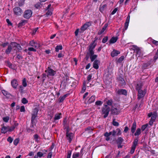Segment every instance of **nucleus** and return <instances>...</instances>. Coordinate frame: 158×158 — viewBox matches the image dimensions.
Instances as JSON below:
<instances>
[{
    "label": "nucleus",
    "mask_w": 158,
    "mask_h": 158,
    "mask_svg": "<svg viewBox=\"0 0 158 158\" xmlns=\"http://www.w3.org/2000/svg\"><path fill=\"white\" fill-rule=\"evenodd\" d=\"M110 110V107L106 105H104V107L102 108L101 114L102 115H104V118H106L108 116Z\"/></svg>",
    "instance_id": "obj_1"
},
{
    "label": "nucleus",
    "mask_w": 158,
    "mask_h": 158,
    "mask_svg": "<svg viewBox=\"0 0 158 158\" xmlns=\"http://www.w3.org/2000/svg\"><path fill=\"white\" fill-rule=\"evenodd\" d=\"M132 49L134 50V52L136 53V56L137 57L143 56V54L140 49L137 46L133 45L132 46Z\"/></svg>",
    "instance_id": "obj_2"
},
{
    "label": "nucleus",
    "mask_w": 158,
    "mask_h": 158,
    "mask_svg": "<svg viewBox=\"0 0 158 158\" xmlns=\"http://www.w3.org/2000/svg\"><path fill=\"white\" fill-rule=\"evenodd\" d=\"M17 47L19 49H20V48L19 47L18 45L16 44L13 42H11L10 44L8 45V48L5 51V52L7 54H9L11 51L12 49H13L12 47Z\"/></svg>",
    "instance_id": "obj_3"
},
{
    "label": "nucleus",
    "mask_w": 158,
    "mask_h": 158,
    "mask_svg": "<svg viewBox=\"0 0 158 158\" xmlns=\"http://www.w3.org/2000/svg\"><path fill=\"white\" fill-rule=\"evenodd\" d=\"M32 11L30 9L26 10L24 12L23 15V17L26 19H29L32 16Z\"/></svg>",
    "instance_id": "obj_4"
},
{
    "label": "nucleus",
    "mask_w": 158,
    "mask_h": 158,
    "mask_svg": "<svg viewBox=\"0 0 158 158\" xmlns=\"http://www.w3.org/2000/svg\"><path fill=\"white\" fill-rule=\"evenodd\" d=\"M66 135L67 139L70 143H71L73 139V134L71 132H69L68 129H67Z\"/></svg>",
    "instance_id": "obj_5"
},
{
    "label": "nucleus",
    "mask_w": 158,
    "mask_h": 158,
    "mask_svg": "<svg viewBox=\"0 0 158 158\" xmlns=\"http://www.w3.org/2000/svg\"><path fill=\"white\" fill-rule=\"evenodd\" d=\"M13 11L15 14L17 16L21 15L22 13V9L18 7H15L13 9Z\"/></svg>",
    "instance_id": "obj_6"
},
{
    "label": "nucleus",
    "mask_w": 158,
    "mask_h": 158,
    "mask_svg": "<svg viewBox=\"0 0 158 158\" xmlns=\"http://www.w3.org/2000/svg\"><path fill=\"white\" fill-rule=\"evenodd\" d=\"M29 46L35 48H38L40 47V44L37 42L34 41V40L31 41L29 43Z\"/></svg>",
    "instance_id": "obj_7"
},
{
    "label": "nucleus",
    "mask_w": 158,
    "mask_h": 158,
    "mask_svg": "<svg viewBox=\"0 0 158 158\" xmlns=\"http://www.w3.org/2000/svg\"><path fill=\"white\" fill-rule=\"evenodd\" d=\"M138 98L139 99L143 98L146 93V90H144L143 91L142 90H141L138 91Z\"/></svg>",
    "instance_id": "obj_8"
},
{
    "label": "nucleus",
    "mask_w": 158,
    "mask_h": 158,
    "mask_svg": "<svg viewBox=\"0 0 158 158\" xmlns=\"http://www.w3.org/2000/svg\"><path fill=\"white\" fill-rule=\"evenodd\" d=\"M45 72L47 73L48 75L53 76L56 73V72L52 69L48 67L47 70L45 71Z\"/></svg>",
    "instance_id": "obj_9"
},
{
    "label": "nucleus",
    "mask_w": 158,
    "mask_h": 158,
    "mask_svg": "<svg viewBox=\"0 0 158 158\" xmlns=\"http://www.w3.org/2000/svg\"><path fill=\"white\" fill-rule=\"evenodd\" d=\"M91 25V23L88 22L85 23L81 27V30L82 31L86 30L88 27Z\"/></svg>",
    "instance_id": "obj_10"
},
{
    "label": "nucleus",
    "mask_w": 158,
    "mask_h": 158,
    "mask_svg": "<svg viewBox=\"0 0 158 158\" xmlns=\"http://www.w3.org/2000/svg\"><path fill=\"white\" fill-rule=\"evenodd\" d=\"M12 86L14 89H16L18 85V82L17 80L14 79L11 82Z\"/></svg>",
    "instance_id": "obj_11"
},
{
    "label": "nucleus",
    "mask_w": 158,
    "mask_h": 158,
    "mask_svg": "<svg viewBox=\"0 0 158 158\" xmlns=\"http://www.w3.org/2000/svg\"><path fill=\"white\" fill-rule=\"evenodd\" d=\"M152 61V60H151L146 63H143L142 65V69H147L151 64Z\"/></svg>",
    "instance_id": "obj_12"
},
{
    "label": "nucleus",
    "mask_w": 158,
    "mask_h": 158,
    "mask_svg": "<svg viewBox=\"0 0 158 158\" xmlns=\"http://www.w3.org/2000/svg\"><path fill=\"white\" fill-rule=\"evenodd\" d=\"M130 16L128 15L127 18L126 22L125 23L124 29L125 30H126L128 27L129 23L130 21Z\"/></svg>",
    "instance_id": "obj_13"
},
{
    "label": "nucleus",
    "mask_w": 158,
    "mask_h": 158,
    "mask_svg": "<svg viewBox=\"0 0 158 158\" xmlns=\"http://www.w3.org/2000/svg\"><path fill=\"white\" fill-rule=\"evenodd\" d=\"M117 93L119 95H127V91L125 89H120L118 90Z\"/></svg>",
    "instance_id": "obj_14"
},
{
    "label": "nucleus",
    "mask_w": 158,
    "mask_h": 158,
    "mask_svg": "<svg viewBox=\"0 0 158 158\" xmlns=\"http://www.w3.org/2000/svg\"><path fill=\"white\" fill-rule=\"evenodd\" d=\"M100 62L99 60H95L93 63V67L96 69H98L99 68L98 64H100Z\"/></svg>",
    "instance_id": "obj_15"
},
{
    "label": "nucleus",
    "mask_w": 158,
    "mask_h": 158,
    "mask_svg": "<svg viewBox=\"0 0 158 158\" xmlns=\"http://www.w3.org/2000/svg\"><path fill=\"white\" fill-rule=\"evenodd\" d=\"M143 86L142 83L140 82H138L135 86L136 89L138 91L142 90L141 89Z\"/></svg>",
    "instance_id": "obj_16"
},
{
    "label": "nucleus",
    "mask_w": 158,
    "mask_h": 158,
    "mask_svg": "<svg viewBox=\"0 0 158 158\" xmlns=\"http://www.w3.org/2000/svg\"><path fill=\"white\" fill-rule=\"evenodd\" d=\"M120 53V52L118 51L115 50H113L111 53V55L112 57H114L117 56L118 54Z\"/></svg>",
    "instance_id": "obj_17"
},
{
    "label": "nucleus",
    "mask_w": 158,
    "mask_h": 158,
    "mask_svg": "<svg viewBox=\"0 0 158 158\" xmlns=\"http://www.w3.org/2000/svg\"><path fill=\"white\" fill-rule=\"evenodd\" d=\"M136 128V123L135 121H134L131 127V132L133 133L135 132Z\"/></svg>",
    "instance_id": "obj_18"
},
{
    "label": "nucleus",
    "mask_w": 158,
    "mask_h": 158,
    "mask_svg": "<svg viewBox=\"0 0 158 158\" xmlns=\"http://www.w3.org/2000/svg\"><path fill=\"white\" fill-rule=\"evenodd\" d=\"M9 126H4L1 129V132L2 133L5 134L7 131H9Z\"/></svg>",
    "instance_id": "obj_19"
},
{
    "label": "nucleus",
    "mask_w": 158,
    "mask_h": 158,
    "mask_svg": "<svg viewBox=\"0 0 158 158\" xmlns=\"http://www.w3.org/2000/svg\"><path fill=\"white\" fill-rule=\"evenodd\" d=\"M118 39V37L117 36L115 37L114 36L112 37L109 41L110 44H112L114 43L117 41Z\"/></svg>",
    "instance_id": "obj_20"
},
{
    "label": "nucleus",
    "mask_w": 158,
    "mask_h": 158,
    "mask_svg": "<svg viewBox=\"0 0 158 158\" xmlns=\"http://www.w3.org/2000/svg\"><path fill=\"white\" fill-rule=\"evenodd\" d=\"M111 111L113 114L115 115L118 114L120 112V111L119 109L116 108L112 109Z\"/></svg>",
    "instance_id": "obj_21"
},
{
    "label": "nucleus",
    "mask_w": 158,
    "mask_h": 158,
    "mask_svg": "<svg viewBox=\"0 0 158 158\" xmlns=\"http://www.w3.org/2000/svg\"><path fill=\"white\" fill-rule=\"evenodd\" d=\"M95 99V96H92L87 101V103L89 104L92 103L94 101Z\"/></svg>",
    "instance_id": "obj_22"
},
{
    "label": "nucleus",
    "mask_w": 158,
    "mask_h": 158,
    "mask_svg": "<svg viewBox=\"0 0 158 158\" xmlns=\"http://www.w3.org/2000/svg\"><path fill=\"white\" fill-rule=\"evenodd\" d=\"M107 5L106 4H104L102 6L101 5L100 7L99 10L101 12H102L104 10L106 9Z\"/></svg>",
    "instance_id": "obj_23"
},
{
    "label": "nucleus",
    "mask_w": 158,
    "mask_h": 158,
    "mask_svg": "<svg viewBox=\"0 0 158 158\" xmlns=\"http://www.w3.org/2000/svg\"><path fill=\"white\" fill-rule=\"evenodd\" d=\"M39 110L37 108H35L33 110L32 115L37 116Z\"/></svg>",
    "instance_id": "obj_24"
},
{
    "label": "nucleus",
    "mask_w": 158,
    "mask_h": 158,
    "mask_svg": "<svg viewBox=\"0 0 158 158\" xmlns=\"http://www.w3.org/2000/svg\"><path fill=\"white\" fill-rule=\"evenodd\" d=\"M14 42V43H15L16 44H17V45H18L19 46V47L20 48H20L19 49L18 48H17V47H12V48L14 50L16 51V52H18L19 51L21 50L22 49V48L20 46L19 44H18L16 42Z\"/></svg>",
    "instance_id": "obj_25"
},
{
    "label": "nucleus",
    "mask_w": 158,
    "mask_h": 158,
    "mask_svg": "<svg viewBox=\"0 0 158 158\" xmlns=\"http://www.w3.org/2000/svg\"><path fill=\"white\" fill-rule=\"evenodd\" d=\"M61 113H60L57 114H56L55 115L54 119L55 120H58L60 118L62 117L61 116Z\"/></svg>",
    "instance_id": "obj_26"
},
{
    "label": "nucleus",
    "mask_w": 158,
    "mask_h": 158,
    "mask_svg": "<svg viewBox=\"0 0 158 158\" xmlns=\"http://www.w3.org/2000/svg\"><path fill=\"white\" fill-rule=\"evenodd\" d=\"M35 6L37 9H40L42 6V5L40 2L37 3L35 5Z\"/></svg>",
    "instance_id": "obj_27"
},
{
    "label": "nucleus",
    "mask_w": 158,
    "mask_h": 158,
    "mask_svg": "<svg viewBox=\"0 0 158 158\" xmlns=\"http://www.w3.org/2000/svg\"><path fill=\"white\" fill-rule=\"evenodd\" d=\"M96 41V40H94L93 42V43L90 44L89 46V48L90 49H94L96 46V44H95V42Z\"/></svg>",
    "instance_id": "obj_28"
},
{
    "label": "nucleus",
    "mask_w": 158,
    "mask_h": 158,
    "mask_svg": "<svg viewBox=\"0 0 158 158\" xmlns=\"http://www.w3.org/2000/svg\"><path fill=\"white\" fill-rule=\"evenodd\" d=\"M157 117V113L154 112L151 117V119L153 121H155V119Z\"/></svg>",
    "instance_id": "obj_29"
},
{
    "label": "nucleus",
    "mask_w": 158,
    "mask_h": 158,
    "mask_svg": "<svg viewBox=\"0 0 158 158\" xmlns=\"http://www.w3.org/2000/svg\"><path fill=\"white\" fill-rule=\"evenodd\" d=\"M68 95L67 94H66L64 95L62 97H60L59 98L60 102H62L65 99V98Z\"/></svg>",
    "instance_id": "obj_30"
},
{
    "label": "nucleus",
    "mask_w": 158,
    "mask_h": 158,
    "mask_svg": "<svg viewBox=\"0 0 158 158\" xmlns=\"http://www.w3.org/2000/svg\"><path fill=\"white\" fill-rule=\"evenodd\" d=\"M62 49V47L61 45H57L55 48V51L56 52H59V50Z\"/></svg>",
    "instance_id": "obj_31"
},
{
    "label": "nucleus",
    "mask_w": 158,
    "mask_h": 158,
    "mask_svg": "<svg viewBox=\"0 0 158 158\" xmlns=\"http://www.w3.org/2000/svg\"><path fill=\"white\" fill-rule=\"evenodd\" d=\"M138 139H135L133 143L132 146L136 148L138 144Z\"/></svg>",
    "instance_id": "obj_32"
},
{
    "label": "nucleus",
    "mask_w": 158,
    "mask_h": 158,
    "mask_svg": "<svg viewBox=\"0 0 158 158\" xmlns=\"http://www.w3.org/2000/svg\"><path fill=\"white\" fill-rule=\"evenodd\" d=\"M97 56V55H91L90 57L91 61L92 62L96 58Z\"/></svg>",
    "instance_id": "obj_33"
},
{
    "label": "nucleus",
    "mask_w": 158,
    "mask_h": 158,
    "mask_svg": "<svg viewBox=\"0 0 158 158\" xmlns=\"http://www.w3.org/2000/svg\"><path fill=\"white\" fill-rule=\"evenodd\" d=\"M2 92L3 94L5 96H8L10 95V94L7 91L4 90H2Z\"/></svg>",
    "instance_id": "obj_34"
},
{
    "label": "nucleus",
    "mask_w": 158,
    "mask_h": 158,
    "mask_svg": "<svg viewBox=\"0 0 158 158\" xmlns=\"http://www.w3.org/2000/svg\"><path fill=\"white\" fill-rule=\"evenodd\" d=\"M85 84H86L85 82V81H84L83 82V87L82 88L81 90V92L82 93H83L85 92V90H86V88Z\"/></svg>",
    "instance_id": "obj_35"
},
{
    "label": "nucleus",
    "mask_w": 158,
    "mask_h": 158,
    "mask_svg": "<svg viewBox=\"0 0 158 158\" xmlns=\"http://www.w3.org/2000/svg\"><path fill=\"white\" fill-rule=\"evenodd\" d=\"M123 139L122 137H119L118 138L117 142L118 144H122L123 142Z\"/></svg>",
    "instance_id": "obj_36"
},
{
    "label": "nucleus",
    "mask_w": 158,
    "mask_h": 158,
    "mask_svg": "<svg viewBox=\"0 0 158 158\" xmlns=\"http://www.w3.org/2000/svg\"><path fill=\"white\" fill-rule=\"evenodd\" d=\"M34 139L36 141L38 142L39 139H40V138L37 134H36L34 135Z\"/></svg>",
    "instance_id": "obj_37"
},
{
    "label": "nucleus",
    "mask_w": 158,
    "mask_h": 158,
    "mask_svg": "<svg viewBox=\"0 0 158 158\" xmlns=\"http://www.w3.org/2000/svg\"><path fill=\"white\" fill-rule=\"evenodd\" d=\"M37 116L32 115L31 118V123L32 124L35 123V121Z\"/></svg>",
    "instance_id": "obj_38"
},
{
    "label": "nucleus",
    "mask_w": 158,
    "mask_h": 158,
    "mask_svg": "<svg viewBox=\"0 0 158 158\" xmlns=\"http://www.w3.org/2000/svg\"><path fill=\"white\" fill-rule=\"evenodd\" d=\"M141 133V129L140 128H138L135 133V136L139 135Z\"/></svg>",
    "instance_id": "obj_39"
},
{
    "label": "nucleus",
    "mask_w": 158,
    "mask_h": 158,
    "mask_svg": "<svg viewBox=\"0 0 158 158\" xmlns=\"http://www.w3.org/2000/svg\"><path fill=\"white\" fill-rule=\"evenodd\" d=\"M22 85L24 87H26L27 86L26 80L25 78H24L22 80Z\"/></svg>",
    "instance_id": "obj_40"
},
{
    "label": "nucleus",
    "mask_w": 158,
    "mask_h": 158,
    "mask_svg": "<svg viewBox=\"0 0 158 158\" xmlns=\"http://www.w3.org/2000/svg\"><path fill=\"white\" fill-rule=\"evenodd\" d=\"M44 155V154L40 152H38L37 153L36 156H37V157H41L43 156Z\"/></svg>",
    "instance_id": "obj_41"
},
{
    "label": "nucleus",
    "mask_w": 158,
    "mask_h": 158,
    "mask_svg": "<svg viewBox=\"0 0 158 158\" xmlns=\"http://www.w3.org/2000/svg\"><path fill=\"white\" fill-rule=\"evenodd\" d=\"M79 152L75 153L73 154V158H77L79 156Z\"/></svg>",
    "instance_id": "obj_42"
},
{
    "label": "nucleus",
    "mask_w": 158,
    "mask_h": 158,
    "mask_svg": "<svg viewBox=\"0 0 158 158\" xmlns=\"http://www.w3.org/2000/svg\"><path fill=\"white\" fill-rule=\"evenodd\" d=\"M10 119V118L9 116H6L3 118V120L4 122L6 123L8 122Z\"/></svg>",
    "instance_id": "obj_43"
},
{
    "label": "nucleus",
    "mask_w": 158,
    "mask_h": 158,
    "mask_svg": "<svg viewBox=\"0 0 158 158\" xmlns=\"http://www.w3.org/2000/svg\"><path fill=\"white\" fill-rule=\"evenodd\" d=\"M112 124L113 125L116 126H118L119 125V124L118 122L115 121V119H114L113 120Z\"/></svg>",
    "instance_id": "obj_44"
},
{
    "label": "nucleus",
    "mask_w": 158,
    "mask_h": 158,
    "mask_svg": "<svg viewBox=\"0 0 158 158\" xmlns=\"http://www.w3.org/2000/svg\"><path fill=\"white\" fill-rule=\"evenodd\" d=\"M103 102L101 101H98L95 102V105L97 106H101Z\"/></svg>",
    "instance_id": "obj_45"
},
{
    "label": "nucleus",
    "mask_w": 158,
    "mask_h": 158,
    "mask_svg": "<svg viewBox=\"0 0 158 158\" xmlns=\"http://www.w3.org/2000/svg\"><path fill=\"white\" fill-rule=\"evenodd\" d=\"M36 48H35L34 47H29L28 48V50L30 51L36 52Z\"/></svg>",
    "instance_id": "obj_46"
},
{
    "label": "nucleus",
    "mask_w": 158,
    "mask_h": 158,
    "mask_svg": "<svg viewBox=\"0 0 158 158\" xmlns=\"http://www.w3.org/2000/svg\"><path fill=\"white\" fill-rule=\"evenodd\" d=\"M72 153V151L69 150L68 151V154L67 156V158H70Z\"/></svg>",
    "instance_id": "obj_47"
},
{
    "label": "nucleus",
    "mask_w": 158,
    "mask_h": 158,
    "mask_svg": "<svg viewBox=\"0 0 158 158\" xmlns=\"http://www.w3.org/2000/svg\"><path fill=\"white\" fill-rule=\"evenodd\" d=\"M38 29V27H36V28H35L32 31V35H35V33H36V32L37 31Z\"/></svg>",
    "instance_id": "obj_48"
},
{
    "label": "nucleus",
    "mask_w": 158,
    "mask_h": 158,
    "mask_svg": "<svg viewBox=\"0 0 158 158\" xmlns=\"http://www.w3.org/2000/svg\"><path fill=\"white\" fill-rule=\"evenodd\" d=\"M19 141V139H16L14 141L13 143L16 146L18 143Z\"/></svg>",
    "instance_id": "obj_49"
},
{
    "label": "nucleus",
    "mask_w": 158,
    "mask_h": 158,
    "mask_svg": "<svg viewBox=\"0 0 158 158\" xmlns=\"http://www.w3.org/2000/svg\"><path fill=\"white\" fill-rule=\"evenodd\" d=\"M22 102L24 104H25L27 103L28 101L26 98H24L22 100Z\"/></svg>",
    "instance_id": "obj_50"
},
{
    "label": "nucleus",
    "mask_w": 158,
    "mask_h": 158,
    "mask_svg": "<svg viewBox=\"0 0 158 158\" xmlns=\"http://www.w3.org/2000/svg\"><path fill=\"white\" fill-rule=\"evenodd\" d=\"M108 40V37L107 36H106L102 40V42L104 43H105Z\"/></svg>",
    "instance_id": "obj_51"
},
{
    "label": "nucleus",
    "mask_w": 158,
    "mask_h": 158,
    "mask_svg": "<svg viewBox=\"0 0 158 158\" xmlns=\"http://www.w3.org/2000/svg\"><path fill=\"white\" fill-rule=\"evenodd\" d=\"M15 129V127L13 126H11V127H9V132H11L13 131L14 129Z\"/></svg>",
    "instance_id": "obj_52"
},
{
    "label": "nucleus",
    "mask_w": 158,
    "mask_h": 158,
    "mask_svg": "<svg viewBox=\"0 0 158 158\" xmlns=\"http://www.w3.org/2000/svg\"><path fill=\"white\" fill-rule=\"evenodd\" d=\"M89 53L91 55V56L94 54V52L93 51V49L89 48Z\"/></svg>",
    "instance_id": "obj_53"
},
{
    "label": "nucleus",
    "mask_w": 158,
    "mask_h": 158,
    "mask_svg": "<svg viewBox=\"0 0 158 158\" xmlns=\"http://www.w3.org/2000/svg\"><path fill=\"white\" fill-rule=\"evenodd\" d=\"M112 101L111 99L108 100L107 102H106L107 105H109V106L111 105L112 104Z\"/></svg>",
    "instance_id": "obj_54"
},
{
    "label": "nucleus",
    "mask_w": 158,
    "mask_h": 158,
    "mask_svg": "<svg viewBox=\"0 0 158 158\" xmlns=\"http://www.w3.org/2000/svg\"><path fill=\"white\" fill-rule=\"evenodd\" d=\"M136 148L132 146L131 149L130 151V153L132 154L134 152Z\"/></svg>",
    "instance_id": "obj_55"
},
{
    "label": "nucleus",
    "mask_w": 158,
    "mask_h": 158,
    "mask_svg": "<svg viewBox=\"0 0 158 158\" xmlns=\"http://www.w3.org/2000/svg\"><path fill=\"white\" fill-rule=\"evenodd\" d=\"M13 140V139L11 137H9L7 139V141L10 143H11Z\"/></svg>",
    "instance_id": "obj_56"
},
{
    "label": "nucleus",
    "mask_w": 158,
    "mask_h": 158,
    "mask_svg": "<svg viewBox=\"0 0 158 158\" xmlns=\"http://www.w3.org/2000/svg\"><path fill=\"white\" fill-rule=\"evenodd\" d=\"M148 124H145V125H143V126H142V128H141L142 130L143 131H144L145 130V129L146 128L148 127Z\"/></svg>",
    "instance_id": "obj_57"
},
{
    "label": "nucleus",
    "mask_w": 158,
    "mask_h": 158,
    "mask_svg": "<svg viewBox=\"0 0 158 158\" xmlns=\"http://www.w3.org/2000/svg\"><path fill=\"white\" fill-rule=\"evenodd\" d=\"M92 77V76L91 75H89L87 77V80L88 81V83L90 81L91 78Z\"/></svg>",
    "instance_id": "obj_58"
},
{
    "label": "nucleus",
    "mask_w": 158,
    "mask_h": 158,
    "mask_svg": "<svg viewBox=\"0 0 158 158\" xmlns=\"http://www.w3.org/2000/svg\"><path fill=\"white\" fill-rule=\"evenodd\" d=\"M104 31L105 30L102 28L101 30L99 31L98 33V35H101L103 33Z\"/></svg>",
    "instance_id": "obj_59"
},
{
    "label": "nucleus",
    "mask_w": 158,
    "mask_h": 158,
    "mask_svg": "<svg viewBox=\"0 0 158 158\" xmlns=\"http://www.w3.org/2000/svg\"><path fill=\"white\" fill-rule=\"evenodd\" d=\"M124 59V56H121L118 59V61L119 62H121Z\"/></svg>",
    "instance_id": "obj_60"
},
{
    "label": "nucleus",
    "mask_w": 158,
    "mask_h": 158,
    "mask_svg": "<svg viewBox=\"0 0 158 158\" xmlns=\"http://www.w3.org/2000/svg\"><path fill=\"white\" fill-rule=\"evenodd\" d=\"M92 129L90 127H87L85 129L86 131H89L88 132H92Z\"/></svg>",
    "instance_id": "obj_61"
},
{
    "label": "nucleus",
    "mask_w": 158,
    "mask_h": 158,
    "mask_svg": "<svg viewBox=\"0 0 158 158\" xmlns=\"http://www.w3.org/2000/svg\"><path fill=\"white\" fill-rule=\"evenodd\" d=\"M9 43L8 42H6V43H2V46L4 48L6 47L7 45H8Z\"/></svg>",
    "instance_id": "obj_62"
},
{
    "label": "nucleus",
    "mask_w": 158,
    "mask_h": 158,
    "mask_svg": "<svg viewBox=\"0 0 158 158\" xmlns=\"http://www.w3.org/2000/svg\"><path fill=\"white\" fill-rule=\"evenodd\" d=\"M25 111V107H24V106H22L20 108V111L21 112H24V111Z\"/></svg>",
    "instance_id": "obj_63"
},
{
    "label": "nucleus",
    "mask_w": 158,
    "mask_h": 158,
    "mask_svg": "<svg viewBox=\"0 0 158 158\" xmlns=\"http://www.w3.org/2000/svg\"><path fill=\"white\" fill-rule=\"evenodd\" d=\"M52 14V12L51 11L48 10L46 13V15L47 16L51 15Z\"/></svg>",
    "instance_id": "obj_64"
}]
</instances>
